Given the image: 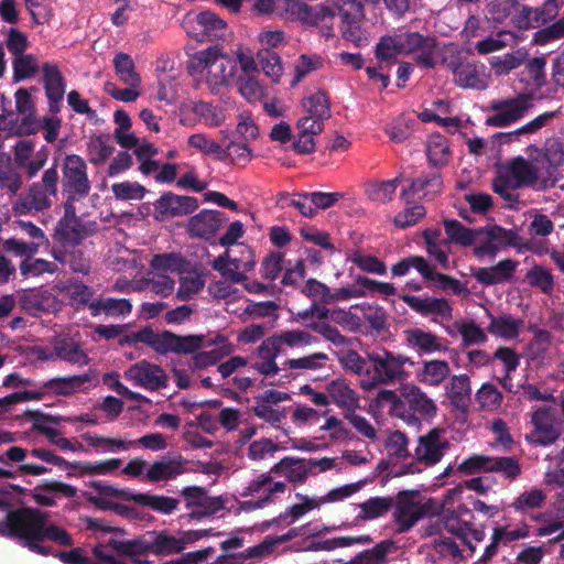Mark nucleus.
<instances>
[{"label":"nucleus","mask_w":564,"mask_h":564,"mask_svg":"<svg viewBox=\"0 0 564 564\" xmlns=\"http://www.w3.org/2000/svg\"><path fill=\"white\" fill-rule=\"evenodd\" d=\"M507 174L516 183V187H533L545 189L554 186L556 178H540L538 169L522 156L509 161L506 166Z\"/></svg>","instance_id":"2eb2a0df"},{"label":"nucleus","mask_w":564,"mask_h":564,"mask_svg":"<svg viewBox=\"0 0 564 564\" xmlns=\"http://www.w3.org/2000/svg\"><path fill=\"white\" fill-rule=\"evenodd\" d=\"M126 377L151 391L165 388L169 382V377L160 366L145 360L132 365L126 372Z\"/></svg>","instance_id":"4be33fe9"},{"label":"nucleus","mask_w":564,"mask_h":564,"mask_svg":"<svg viewBox=\"0 0 564 564\" xmlns=\"http://www.w3.org/2000/svg\"><path fill=\"white\" fill-rule=\"evenodd\" d=\"M35 143L33 140H19L13 147V159L17 167L24 170L30 180V164H33Z\"/></svg>","instance_id":"e2e57ef3"},{"label":"nucleus","mask_w":564,"mask_h":564,"mask_svg":"<svg viewBox=\"0 0 564 564\" xmlns=\"http://www.w3.org/2000/svg\"><path fill=\"white\" fill-rule=\"evenodd\" d=\"M188 517L193 520H202L216 514L225 509L223 497H210L206 489L197 486H188L182 489Z\"/></svg>","instance_id":"6e6552de"},{"label":"nucleus","mask_w":564,"mask_h":564,"mask_svg":"<svg viewBox=\"0 0 564 564\" xmlns=\"http://www.w3.org/2000/svg\"><path fill=\"white\" fill-rule=\"evenodd\" d=\"M403 54H412L423 48L436 47L435 36H425L419 32H405L398 34Z\"/></svg>","instance_id":"603ef678"},{"label":"nucleus","mask_w":564,"mask_h":564,"mask_svg":"<svg viewBox=\"0 0 564 564\" xmlns=\"http://www.w3.org/2000/svg\"><path fill=\"white\" fill-rule=\"evenodd\" d=\"M97 231L95 221H83L74 204H64V216L56 226V237L63 246H77Z\"/></svg>","instance_id":"0eeeda50"},{"label":"nucleus","mask_w":564,"mask_h":564,"mask_svg":"<svg viewBox=\"0 0 564 564\" xmlns=\"http://www.w3.org/2000/svg\"><path fill=\"white\" fill-rule=\"evenodd\" d=\"M116 75L127 86H141V76L135 70L132 57L127 53H118L113 58Z\"/></svg>","instance_id":"58836bf2"},{"label":"nucleus","mask_w":564,"mask_h":564,"mask_svg":"<svg viewBox=\"0 0 564 564\" xmlns=\"http://www.w3.org/2000/svg\"><path fill=\"white\" fill-rule=\"evenodd\" d=\"M186 464L187 460L180 454L163 456L148 468L145 479L150 482L175 479L187 471Z\"/></svg>","instance_id":"b1692460"},{"label":"nucleus","mask_w":564,"mask_h":564,"mask_svg":"<svg viewBox=\"0 0 564 564\" xmlns=\"http://www.w3.org/2000/svg\"><path fill=\"white\" fill-rule=\"evenodd\" d=\"M329 399L340 409L347 412L356 411L359 408V397L346 380H332L326 387Z\"/></svg>","instance_id":"c85d7f7f"},{"label":"nucleus","mask_w":564,"mask_h":564,"mask_svg":"<svg viewBox=\"0 0 564 564\" xmlns=\"http://www.w3.org/2000/svg\"><path fill=\"white\" fill-rule=\"evenodd\" d=\"M519 262L503 259L491 267L471 269V275L484 286L503 284L513 280Z\"/></svg>","instance_id":"5701e85b"},{"label":"nucleus","mask_w":564,"mask_h":564,"mask_svg":"<svg viewBox=\"0 0 564 564\" xmlns=\"http://www.w3.org/2000/svg\"><path fill=\"white\" fill-rule=\"evenodd\" d=\"M475 399L481 410L494 411L500 408L503 395L496 386L486 382L476 392Z\"/></svg>","instance_id":"680f3d73"},{"label":"nucleus","mask_w":564,"mask_h":564,"mask_svg":"<svg viewBox=\"0 0 564 564\" xmlns=\"http://www.w3.org/2000/svg\"><path fill=\"white\" fill-rule=\"evenodd\" d=\"M533 431L525 440L535 446H547L556 442L561 432L555 425L554 414L551 408H539L532 414Z\"/></svg>","instance_id":"dca6fc26"},{"label":"nucleus","mask_w":564,"mask_h":564,"mask_svg":"<svg viewBox=\"0 0 564 564\" xmlns=\"http://www.w3.org/2000/svg\"><path fill=\"white\" fill-rule=\"evenodd\" d=\"M408 345L414 349L419 356L433 354L436 351H446L447 339L437 336L432 332L422 328H410L404 332Z\"/></svg>","instance_id":"a878e982"},{"label":"nucleus","mask_w":564,"mask_h":564,"mask_svg":"<svg viewBox=\"0 0 564 564\" xmlns=\"http://www.w3.org/2000/svg\"><path fill=\"white\" fill-rule=\"evenodd\" d=\"M62 192L64 204H74L84 199L91 189L85 160L77 154H67L62 166Z\"/></svg>","instance_id":"39448f33"},{"label":"nucleus","mask_w":564,"mask_h":564,"mask_svg":"<svg viewBox=\"0 0 564 564\" xmlns=\"http://www.w3.org/2000/svg\"><path fill=\"white\" fill-rule=\"evenodd\" d=\"M69 362L72 365L85 366L89 362V357L83 349L80 343L70 338L57 339L53 347L52 357Z\"/></svg>","instance_id":"c756f323"},{"label":"nucleus","mask_w":564,"mask_h":564,"mask_svg":"<svg viewBox=\"0 0 564 564\" xmlns=\"http://www.w3.org/2000/svg\"><path fill=\"white\" fill-rule=\"evenodd\" d=\"M368 361V351L366 352V357H362L359 355L356 350H347L341 354L339 357V362L341 367L350 371L358 377H360V380H368V372H369V364Z\"/></svg>","instance_id":"3c124183"},{"label":"nucleus","mask_w":564,"mask_h":564,"mask_svg":"<svg viewBox=\"0 0 564 564\" xmlns=\"http://www.w3.org/2000/svg\"><path fill=\"white\" fill-rule=\"evenodd\" d=\"M228 220V216L223 212L204 209L191 217L187 231L191 237L208 240L213 238Z\"/></svg>","instance_id":"412c9836"},{"label":"nucleus","mask_w":564,"mask_h":564,"mask_svg":"<svg viewBox=\"0 0 564 564\" xmlns=\"http://www.w3.org/2000/svg\"><path fill=\"white\" fill-rule=\"evenodd\" d=\"M22 175L10 161L0 162V188L11 195H17L22 188Z\"/></svg>","instance_id":"bf43d9fd"},{"label":"nucleus","mask_w":564,"mask_h":564,"mask_svg":"<svg viewBox=\"0 0 564 564\" xmlns=\"http://www.w3.org/2000/svg\"><path fill=\"white\" fill-rule=\"evenodd\" d=\"M4 509H0L3 520H0L2 536L18 538L26 546L34 541H53L63 546L74 544L72 535L63 528L48 523L47 517L39 509L22 507L12 509L3 498Z\"/></svg>","instance_id":"f03ea898"},{"label":"nucleus","mask_w":564,"mask_h":564,"mask_svg":"<svg viewBox=\"0 0 564 564\" xmlns=\"http://www.w3.org/2000/svg\"><path fill=\"white\" fill-rule=\"evenodd\" d=\"M400 299L415 313L421 316H432L434 322L438 318L451 321L453 308L448 300L444 297H421L415 295L402 294Z\"/></svg>","instance_id":"a211bd4d"},{"label":"nucleus","mask_w":564,"mask_h":564,"mask_svg":"<svg viewBox=\"0 0 564 564\" xmlns=\"http://www.w3.org/2000/svg\"><path fill=\"white\" fill-rule=\"evenodd\" d=\"M426 155L435 170L445 166L451 158L448 140L442 134L431 135L426 144Z\"/></svg>","instance_id":"e433bc0d"},{"label":"nucleus","mask_w":564,"mask_h":564,"mask_svg":"<svg viewBox=\"0 0 564 564\" xmlns=\"http://www.w3.org/2000/svg\"><path fill=\"white\" fill-rule=\"evenodd\" d=\"M308 4L302 0H276L275 14L289 21L307 19Z\"/></svg>","instance_id":"09e8293b"},{"label":"nucleus","mask_w":564,"mask_h":564,"mask_svg":"<svg viewBox=\"0 0 564 564\" xmlns=\"http://www.w3.org/2000/svg\"><path fill=\"white\" fill-rule=\"evenodd\" d=\"M14 82L33 77L39 72V61L33 54H21L12 62Z\"/></svg>","instance_id":"13d9d810"},{"label":"nucleus","mask_w":564,"mask_h":564,"mask_svg":"<svg viewBox=\"0 0 564 564\" xmlns=\"http://www.w3.org/2000/svg\"><path fill=\"white\" fill-rule=\"evenodd\" d=\"M399 182L400 177H395L389 181L369 183L366 187V194L372 202L381 204L388 203L392 200Z\"/></svg>","instance_id":"8fccbe9b"},{"label":"nucleus","mask_w":564,"mask_h":564,"mask_svg":"<svg viewBox=\"0 0 564 564\" xmlns=\"http://www.w3.org/2000/svg\"><path fill=\"white\" fill-rule=\"evenodd\" d=\"M546 499V495L542 489L532 488L520 494L510 505L514 511L528 513L535 509H540Z\"/></svg>","instance_id":"c03bdc74"},{"label":"nucleus","mask_w":564,"mask_h":564,"mask_svg":"<svg viewBox=\"0 0 564 564\" xmlns=\"http://www.w3.org/2000/svg\"><path fill=\"white\" fill-rule=\"evenodd\" d=\"M417 490H402L397 495L393 519L398 533H405L426 514V508L415 498Z\"/></svg>","instance_id":"9b49d317"},{"label":"nucleus","mask_w":564,"mask_h":564,"mask_svg":"<svg viewBox=\"0 0 564 564\" xmlns=\"http://www.w3.org/2000/svg\"><path fill=\"white\" fill-rule=\"evenodd\" d=\"M368 380H360V387L370 391L381 384H390L408 377L405 365L415 366L410 357L394 354L386 348L368 351Z\"/></svg>","instance_id":"7ed1b4c3"},{"label":"nucleus","mask_w":564,"mask_h":564,"mask_svg":"<svg viewBox=\"0 0 564 564\" xmlns=\"http://www.w3.org/2000/svg\"><path fill=\"white\" fill-rule=\"evenodd\" d=\"M528 52L524 48H520L502 56H494L490 61V65L496 75H507L512 69L522 65L528 59Z\"/></svg>","instance_id":"37998d69"},{"label":"nucleus","mask_w":564,"mask_h":564,"mask_svg":"<svg viewBox=\"0 0 564 564\" xmlns=\"http://www.w3.org/2000/svg\"><path fill=\"white\" fill-rule=\"evenodd\" d=\"M58 184L59 173L55 161L52 166L43 172L40 181L30 184L26 193L19 195L13 205V210L19 215L48 210L57 198Z\"/></svg>","instance_id":"20e7f679"},{"label":"nucleus","mask_w":564,"mask_h":564,"mask_svg":"<svg viewBox=\"0 0 564 564\" xmlns=\"http://www.w3.org/2000/svg\"><path fill=\"white\" fill-rule=\"evenodd\" d=\"M302 105L310 116L316 119L327 120L330 117V105L325 91L319 90L304 98Z\"/></svg>","instance_id":"4d7b16f0"},{"label":"nucleus","mask_w":564,"mask_h":564,"mask_svg":"<svg viewBox=\"0 0 564 564\" xmlns=\"http://www.w3.org/2000/svg\"><path fill=\"white\" fill-rule=\"evenodd\" d=\"M394 505L391 497H371L359 505L361 512L358 514L360 520H373L387 514Z\"/></svg>","instance_id":"79ce46f5"},{"label":"nucleus","mask_w":564,"mask_h":564,"mask_svg":"<svg viewBox=\"0 0 564 564\" xmlns=\"http://www.w3.org/2000/svg\"><path fill=\"white\" fill-rule=\"evenodd\" d=\"M104 550L111 549L121 556L129 557L133 564H148L147 561L141 560V556L151 553L150 532L148 535H141L131 540L123 536H110L108 540L102 541Z\"/></svg>","instance_id":"f3484780"},{"label":"nucleus","mask_w":564,"mask_h":564,"mask_svg":"<svg viewBox=\"0 0 564 564\" xmlns=\"http://www.w3.org/2000/svg\"><path fill=\"white\" fill-rule=\"evenodd\" d=\"M120 458H109L102 462H73L72 469L78 470L79 475H106L121 466Z\"/></svg>","instance_id":"864d4df0"},{"label":"nucleus","mask_w":564,"mask_h":564,"mask_svg":"<svg viewBox=\"0 0 564 564\" xmlns=\"http://www.w3.org/2000/svg\"><path fill=\"white\" fill-rule=\"evenodd\" d=\"M422 365V369L416 371V378L427 386H440L451 372L449 365L445 360H424Z\"/></svg>","instance_id":"72a5a7b5"},{"label":"nucleus","mask_w":564,"mask_h":564,"mask_svg":"<svg viewBox=\"0 0 564 564\" xmlns=\"http://www.w3.org/2000/svg\"><path fill=\"white\" fill-rule=\"evenodd\" d=\"M333 8L340 19L344 39L351 42L361 40V22L365 20V2L362 0H332Z\"/></svg>","instance_id":"9d476101"},{"label":"nucleus","mask_w":564,"mask_h":564,"mask_svg":"<svg viewBox=\"0 0 564 564\" xmlns=\"http://www.w3.org/2000/svg\"><path fill=\"white\" fill-rule=\"evenodd\" d=\"M525 278L532 288L540 289L544 294H550L554 289V278L552 273L541 265L532 267L527 272Z\"/></svg>","instance_id":"69168bd1"},{"label":"nucleus","mask_w":564,"mask_h":564,"mask_svg":"<svg viewBox=\"0 0 564 564\" xmlns=\"http://www.w3.org/2000/svg\"><path fill=\"white\" fill-rule=\"evenodd\" d=\"M471 387L467 375L454 376L451 381L448 398L456 409L467 412L470 402Z\"/></svg>","instance_id":"473e14b6"},{"label":"nucleus","mask_w":564,"mask_h":564,"mask_svg":"<svg viewBox=\"0 0 564 564\" xmlns=\"http://www.w3.org/2000/svg\"><path fill=\"white\" fill-rule=\"evenodd\" d=\"M93 554L95 558L84 555L83 550L76 547L69 551L55 552L54 556L64 564H129L126 560L118 558L105 551L102 542H98L93 547Z\"/></svg>","instance_id":"393cba45"},{"label":"nucleus","mask_w":564,"mask_h":564,"mask_svg":"<svg viewBox=\"0 0 564 564\" xmlns=\"http://www.w3.org/2000/svg\"><path fill=\"white\" fill-rule=\"evenodd\" d=\"M276 206L280 208L295 207L304 216L312 218L316 215L315 208L308 203V193H280L276 199Z\"/></svg>","instance_id":"de8ad7c7"},{"label":"nucleus","mask_w":564,"mask_h":564,"mask_svg":"<svg viewBox=\"0 0 564 564\" xmlns=\"http://www.w3.org/2000/svg\"><path fill=\"white\" fill-rule=\"evenodd\" d=\"M237 72V62L223 54L218 46V54L213 63V69L208 70V79L217 86H227L234 79Z\"/></svg>","instance_id":"2f4dec72"},{"label":"nucleus","mask_w":564,"mask_h":564,"mask_svg":"<svg viewBox=\"0 0 564 564\" xmlns=\"http://www.w3.org/2000/svg\"><path fill=\"white\" fill-rule=\"evenodd\" d=\"M401 397L404 401V417L409 408L413 413H417L422 416H434L436 414L437 406L435 402L430 399L420 387L415 384H404L401 387Z\"/></svg>","instance_id":"bb28decb"},{"label":"nucleus","mask_w":564,"mask_h":564,"mask_svg":"<svg viewBox=\"0 0 564 564\" xmlns=\"http://www.w3.org/2000/svg\"><path fill=\"white\" fill-rule=\"evenodd\" d=\"M531 99V95L521 94L516 98L492 101L490 109L496 113L486 119V124L502 128L517 122L532 107Z\"/></svg>","instance_id":"1a4fd4ad"},{"label":"nucleus","mask_w":564,"mask_h":564,"mask_svg":"<svg viewBox=\"0 0 564 564\" xmlns=\"http://www.w3.org/2000/svg\"><path fill=\"white\" fill-rule=\"evenodd\" d=\"M133 500L135 503L147 507L152 511L162 514H171L175 510L178 509L180 500L172 497H166L162 495H153V494H135L133 496Z\"/></svg>","instance_id":"c9c22d12"},{"label":"nucleus","mask_w":564,"mask_h":564,"mask_svg":"<svg viewBox=\"0 0 564 564\" xmlns=\"http://www.w3.org/2000/svg\"><path fill=\"white\" fill-rule=\"evenodd\" d=\"M194 112L210 128H216L225 121L224 110L210 102L198 101L194 106Z\"/></svg>","instance_id":"338daca9"},{"label":"nucleus","mask_w":564,"mask_h":564,"mask_svg":"<svg viewBox=\"0 0 564 564\" xmlns=\"http://www.w3.org/2000/svg\"><path fill=\"white\" fill-rule=\"evenodd\" d=\"M444 433L443 429L434 427L426 434L421 435L414 449V459L427 467L440 463L449 447Z\"/></svg>","instance_id":"ddd939ff"},{"label":"nucleus","mask_w":564,"mask_h":564,"mask_svg":"<svg viewBox=\"0 0 564 564\" xmlns=\"http://www.w3.org/2000/svg\"><path fill=\"white\" fill-rule=\"evenodd\" d=\"M307 19L303 20V23L330 29L334 20L336 19V12L333 4H317L315 7L308 6Z\"/></svg>","instance_id":"6e6d98bb"},{"label":"nucleus","mask_w":564,"mask_h":564,"mask_svg":"<svg viewBox=\"0 0 564 564\" xmlns=\"http://www.w3.org/2000/svg\"><path fill=\"white\" fill-rule=\"evenodd\" d=\"M271 473L284 475L291 482L302 484L311 473V466L305 458L284 457L271 468Z\"/></svg>","instance_id":"7c9ffc66"},{"label":"nucleus","mask_w":564,"mask_h":564,"mask_svg":"<svg viewBox=\"0 0 564 564\" xmlns=\"http://www.w3.org/2000/svg\"><path fill=\"white\" fill-rule=\"evenodd\" d=\"M42 75L48 110L52 113H57L61 111V102L65 94V78L58 65L50 62L43 63Z\"/></svg>","instance_id":"6ab92c4d"},{"label":"nucleus","mask_w":564,"mask_h":564,"mask_svg":"<svg viewBox=\"0 0 564 564\" xmlns=\"http://www.w3.org/2000/svg\"><path fill=\"white\" fill-rule=\"evenodd\" d=\"M90 381L89 375H75L68 377H57L44 382L46 393L52 391L56 395H69Z\"/></svg>","instance_id":"f704fd0d"},{"label":"nucleus","mask_w":564,"mask_h":564,"mask_svg":"<svg viewBox=\"0 0 564 564\" xmlns=\"http://www.w3.org/2000/svg\"><path fill=\"white\" fill-rule=\"evenodd\" d=\"M150 541H151V553L159 555V556L180 553L185 549L184 541H183L182 536L175 538V536L169 535L164 531L150 532Z\"/></svg>","instance_id":"4c0bfd02"},{"label":"nucleus","mask_w":564,"mask_h":564,"mask_svg":"<svg viewBox=\"0 0 564 564\" xmlns=\"http://www.w3.org/2000/svg\"><path fill=\"white\" fill-rule=\"evenodd\" d=\"M108 135H95L87 143L88 160L94 165L104 164L113 153L115 148L108 144Z\"/></svg>","instance_id":"a18cd8bd"},{"label":"nucleus","mask_w":564,"mask_h":564,"mask_svg":"<svg viewBox=\"0 0 564 564\" xmlns=\"http://www.w3.org/2000/svg\"><path fill=\"white\" fill-rule=\"evenodd\" d=\"M391 542L378 543L370 550L356 555L350 563L346 564H383L387 553L389 552Z\"/></svg>","instance_id":"774afa93"},{"label":"nucleus","mask_w":564,"mask_h":564,"mask_svg":"<svg viewBox=\"0 0 564 564\" xmlns=\"http://www.w3.org/2000/svg\"><path fill=\"white\" fill-rule=\"evenodd\" d=\"M443 223L448 242H454L462 247L475 245L476 228H467L456 219H444Z\"/></svg>","instance_id":"ea45409f"},{"label":"nucleus","mask_w":564,"mask_h":564,"mask_svg":"<svg viewBox=\"0 0 564 564\" xmlns=\"http://www.w3.org/2000/svg\"><path fill=\"white\" fill-rule=\"evenodd\" d=\"M20 308L32 316L55 311L56 296L44 288L23 290L18 294Z\"/></svg>","instance_id":"aec40b11"},{"label":"nucleus","mask_w":564,"mask_h":564,"mask_svg":"<svg viewBox=\"0 0 564 564\" xmlns=\"http://www.w3.org/2000/svg\"><path fill=\"white\" fill-rule=\"evenodd\" d=\"M138 343L150 346L161 355L169 352L194 354L192 357L193 369H205L214 366L234 350L232 344L224 335H217L215 338L205 341L204 336L199 335L181 336L170 330L158 334L150 326L119 339L121 346Z\"/></svg>","instance_id":"f257e3e1"},{"label":"nucleus","mask_w":564,"mask_h":564,"mask_svg":"<svg viewBox=\"0 0 564 564\" xmlns=\"http://www.w3.org/2000/svg\"><path fill=\"white\" fill-rule=\"evenodd\" d=\"M402 53V45L400 42V36L395 35H384L381 36L379 42L376 45V58L380 62L392 63L397 59L398 55Z\"/></svg>","instance_id":"5fc2aeb1"},{"label":"nucleus","mask_w":564,"mask_h":564,"mask_svg":"<svg viewBox=\"0 0 564 564\" xmlns=\"http://www.w3.org/2000/svg\"><path fill=\"white\" fill-rule=\"evenodd\" d=\"M490 323L487 330L497 337L505 339H516L524 325V321L512 316L511 314H501L499 316L487 312Z\"/></svg>","instance_id":"cd10ccee"},{"label":"nucleus","mask_w":564,"mask_h":564,"mask_svg":"<svg viewBox=\"0 0 564 564\" xmlns=\"http://www.w3.org/2000/svg\"><path fill=\"white\" fill-rule=\"evenodd\" d=\"M489 473L498 474L512 482L522 474V467L516 456H497L491 457Z\"/></svg>","instance_id":"a19ab883"},{"label":"nucleus","mask_w":564,"mask_h":564,"mask_svg":"<svg viewBox=\"0 0 564 564\" xmlns=\"http://www.w3.org/2000/svg\"><path fill=\"white\" fill-rule=\"evenodd\" d=\"M516 232L498 225L476 228L474 256L477 259L489 257L494 259L498 252L516 245Z\"/></svg>","instance_id":"423d86ee"},{"label":"nucleus","mask_w":564,"mask_h":564,"mask_svg":"<svg viewBox=\"0 0 564 564\" xmlns=\"http://www.w3.org/2000/svg\"><path fill=\"white\" fill-rule=\"evenodd\" d=\"M301 293L314 302L328 304L334 301V295L330 293L329 288L316 279H308L304 285L301 286Z\"/></svg>","instance_id":"0e129e2a"},{"label":"nucleus","mask_w":564,"mask_h":564,"mask_svg":"<svg viewBox=\"0 0 564 564\" xmlns=\"http://www.w3.org/2000/svg\"><path fill=\"white\" fill-rule=\"evenodd\" d=\"M274 336L278 339L276 341L279 344L280 349L282 348L283 345H286L288 347L291 348L306 347L317 341V338L314 337L312 334L301 329L284 330L279 334H275Z\"/></svg>","instance_id":"052dcab7"},{"label":"nucleus","mask_w":564,"mask_h":564,"mask_svg":"<svg viewBox=\"0 0 564 564\" xmlns=\"http://www.w3.org/2000/svg\"><path fill=\"white\" fill-rule=\"evenodd\" d=\"M153 206L154 219L158 221H164L193 214L198 208V199L193 196L164 192L159 199L154 202Z\"/></svg>","instance_id":"f8f14e48"},{"label":"nucleus","mask_w":564,"mask_h":564,"mask_svg":"<svg viewBox=\"0 0 564 564\" xmlns=\"http://www.w3.org/2000/svg\"><path fill=\"white\" fill-rule=\"evenodd\" d=\"M455 83L462 88H484L477 66L471 63H459L453 70Z\"/></svg>","instance_id":"49530a36"},{"label":"nucleus","mask_w":564,"mask_h":564,"mask_svg":"<svg viewBox=\"0 0 564 564\" xmlns=\"http://www.w3.org/2000/svg\"><path fill=\"white\" fill-rule=\"evenodd\" d=\"M443 191V178L438 170L422 172L417 177L410 180L408 187L403 188L400 198L410 204L415 199H433Z\"/></svg>","instance_id":"4468645a"}]
</instances>
